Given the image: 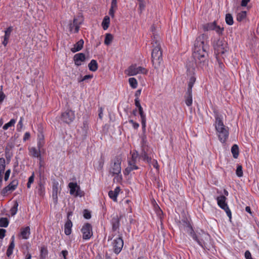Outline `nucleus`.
Listing matches in <instances>:
<instances>
[{"instance_id": "69168bd1", "label": "nucleus", "mask_w": 259, "mask_h": 259, "mask_svg": "<svg viewBox=\"0 0 259 259\" xmlns=\"http://www.w3.org/2000/svg\"><path fill=\"white\" fill-rule=\"evenodd\" d=\"M245 259H250L252 257L251 254L249 250H246L244 253Z\"/></svg>"}, {"instance_id": "7ed1b4c3", "label": "nucleus", "mask_w": 259, "mask_h": 259, "mask_svg": "<svg viewBox=\"0 0 259 259\" xmlns=\"http://www.w3.org/2000/svg\"><path fill=\"white\" fill-rule=\"evenodd\" d=\"M115 236V234H111L108 237V241H111V245L113 247V252L116 254H118L123 248V240L122 239V234H119L118 237L115 239H113Z\"/></svg>"}, {"instance_id": "7c9ffc66", "label": "nucleus", "mask_w": 259, "mask_h": 259, "mask_svg": "<svg viewBox=\"0 0 259 259\" xmlns=\"http://www.w3.org/2000/svg\"><path fill=\"white\" fill-rule=\"evenodd\" d=\"M30 234V228L29 227L23 228L21 231V235L22 238L24 239H27L29 238Z\"/></svg>"}, {"instance_id": "f257e3e1", "label": "nucleus", "mask_w": 259, "mask_h": 259, "mask_svg": "<svg viewBox=\"0 0 259 259\" xmlns=\"http://www.w3.org/2000/svg\"><path fill=\"white\" fill-rule=\"evenodd\" d=\"M208 35L203 33L198 36L194 44L193 56L195 59L187 61L186 67L187 74L194 75L196 66L203 69L208 65V50L209 46L208 44Z\"/></svg>"}, {"instance_id": "052dcab7", "label": "nucleus", "mask_w": 259, "mask_h": 259, "mask_svg": "<svg viewBox=\"0 0 259 259\" xmlns=\"http://www.w3.org/2000/svg\"><path fill=\"white\" fill-rule=\"evenodd\" d=\"M197 243L200 245L202 248L205 249V243L203 239H198Z\"/></svg>"}, {"instance_id": "e433bc0d", "label": "nucleus", "mask_w": 259, "mask_h": 259, "mask_svg": "<svg viewBox=\"0 0 259 259\" xmlns=\"http://www.w3.org/2000/svg\"><path fill=\"white\" fill-rule=\"evenodd\" d=\"M6 167V161L5 158H0V176H3Z\"/></svg>"}, {"instance_id": "13d9d810", "label": "nucleus", "mask_w": 259, "mask_h": 259, "mask_svg": "<svg viewBox=\"0 0 259 259\" xmlns=\"http://www.w3.org/2000/svg\"><path fill=\"white\" fill-rule=\"evenodd\" d=\"M68 252L67 250H63L61 252L59 256L63 257V258L61 259H66V256L68 255Z\"/></svg>"}, {"instance_id": "37998d69", "label": "nucleus", "mask_w": 259, "mask_h": 259, "mask_svg": "<svg viewBox=\"0 0 259 259\" xmlns=\"http://www.w3.org/2000/svg\"><path fill=\"white\" fill-rule=\"evenodd\" d=\"M128 82L130 86L133 89H136L138 86V81L137 79L134 77H131L128 79Z\"/></svg>"}, {"instance_id": "58836bf2", "label": "nucleus", "mask_w": 259, "mask_h": 259, "mask_svg": "<svg viewBox=\"0 0 259 259\" xmlns=\"http://www.w3.org/2000/svg\"><path fill=\"white\" fill-rule=\"evenodd\" d=\"M139 13L141 15L142 13V12L145 10L146 7V3L144 0H139Z\"/></svg>"}, {"instance_id": "49530a36", "label": "nucleus", "mask_w": 259, "mask_h": 259, "mask_svg": "<svg viewBox=\"0 0 259 259\" xmlns=\"http://www.w3.org/2000/svg\"><path fill=\"white\" fill-rule=\"evenodd\" d=\"M236 174L239 178L243 176V172L242 170V166L241 165L237 164V168L236 170Z\"/></svg>"}, {"instance_id": "dca6fc26", "label": "nucleus", "mask_w": 259, "mask_h": 259, "mask_svg": "<svg viewBox=\"0 0 259 259\" xmlns=\"http://www.w3.org/2000/svg\"><path fill=\"white\" fill-rule=\"evenodd\" d=\"M179 227L180 229L184 228L187 233L190 232V229H193V227L190 222L185 218L179 222Z\"/></svg>"}, {"instance_id": "a19ab883", "label": "nucleus", "mask_w": 259, "mask_h": 259, "mask_svg": "<svg viewBox=\"0 0 259 259\" xmlns=\"http://www.w3.org/2000/svg\"><path fill=\"white\" fill-rule=\"evenodd\" d=\"M48 253L47 248L45 246H42L40 251V258L45 259Z\"/></svg>"}, {"instance_id": "9b49d317", "label": "nucleus", "mask_w": 259, "mask_h": 259, "mask_svg": "<svg viewBox=\"0 0 259 259\" xmlns=\"http://www.w3.org/2000/svg\"><path fill=\"white\" fill-rule=\"evenodd\" d=\"M74 119V111L71 109H67L61 114V120L62 122L65 123L69 124L73 122Z\"/></svg>"}, {"instance_id": "9d476101", "label": "nucleus", "mask_w": 259, "mask_h": 259, "mask_svg": "<svg viewBox=\"0 0 259 259\" xmlns=\"http://www.w3.org/2000/svg\"><path fill=\"white\" fill-rule=\"evenodd\" d=\"M81 232L82 234L83 240H89L93 235L92 226L89 223L84 224L81 229Z\"/></svg>"}, {"instance_id": "393cba45", "label": "nucleus", "mask_w": 259, "mask_h": 259, "mask_svg": "<svg viewBox=\"0 0 259 259\" xmlns=\"http://www.w3.org/2000/svg\"><path fill=\"white\" fill-rule=\"evenodd\" d=\"M73 224L71 220H67L64 225V233L66 235H69L72 232Z\"/></svg>"}, {"instance_id": "72a5a7b5", "label": "nucleus", "mask_w": 259, "mask_h": 259, "mask_svg": "<svg viewBox=\"0 0 259 259\" xmlns=\"http://www.w3.org/2000/svg\"><path fill=\"white\" fill-rule=\"evenodd\" d=\"M110 24V18L108 16L104 17L102 22V26L104 30H106L108 28Z\"/></svg>"}, {"instance_id": "39448f33", "label": "nucleus", "mask_w": 259, "mask_h": 259, "mask_svg": "<svg viewBox=\"0 0 259 259\" xmlns=\"http://www.w3.org/2000/svg\"><path fill=\"white\" fill-rule=\"evenodd\" d=\"M212 47L214 51L215 55H219L220 54L223 55L228 51V44L224 39H221L219 38L217 40L213 41Z\"/></svg>"}, {"instance_id": "0eeeda50", "label": "nucleus", "mask_w": 259, "mask_h": 259, "mask_svg": "<svg viewBox=\"0 0 259 259\" xmlns=\"http://www.w3.org/2000/svg\"><path fill=\"white\" fill-rule=\"evenodd\" d=\"M227 198L225 196L220 195L217 197L216 200L218 206L224 210L230 219L232 218V213L227 202Z\"/></svg>"}, {"instance_id": "79ce46f5", "label": "nucleus", "mask_w": 259, "mask_h": 259, "mask_svg": "<svg viewBox=\"0 0 259 259\" xmlns=\"http://www.w3.org/2000/svg\"><path fill=\"white\" fill-rule=\"evenodd\" d=\"M113 38V37L112 34H111V33H107L105 35L104 44L106 45H109L111 43Z\"/></svg>"}, {"instance_id": "603ef678", "label": "nucleus", "mask_w": 259, "mask_h": 259, "mask_svg": "<svg viewBox=\"0 0 259 259\" xmlns=\"http://www.w3.org/2000/svg\"><path fill=\"white\" fill-rule=\"evenodd\" d=\"M13 30V28L12 26H10L9 27H8L7 29L5 31L4 37L9 38L11 33L12 32Z\"/></svg>"}, {"instance_id": "4c0bfd02", "label": "nucleus", "mask_w": 259, "mask_h": 259, "mask_svg": "<svg viewBox=\"0 0 259 259\" xmlns=\"http://www.w3.org/2000/svg\"><path fill=\"white\" fill-rule=\"evenodd\" d=\"M225 21L227 24L232 25L234 23V20L232 14L230 13L226 14L225 16Z\"/></svg>"}, {"instance_id": "f3484780", "label": "nucleus", "mask_w": 259, "mask_h": 259, "mask_svg": "<svg viewBox=\"0 0 259 259\" xmlns=\"http://www.w3.org/2000/svg\"><path fill=\"white\" fill-rule=\"evenodd\" d=\"M59 183L54 182L52 186V198L55 204L58 202V192L59 190Z\"/></svg>"}, {"instance_id": "2eb2a0df", "label": "nucleus", "mask_w": 259, "mask_h": 259, "mask_svg": "<svg viewBox=\"0 0 259 259\" xmlns=\"http://www.w3.org/2000/svg\"><path fill=\"white\" fill-rule=\"evenodd\" d=\"M127 162L128 166L123 171L125 176L128 175L132 171L139 168L138 166L136 165V162L129 160Z\"/></svg>"}, {"instance_id": "8fccbe9b", "label": "nucleus", "mask_w": 259, "mask_h": 259, "mask_svg": "<svg viewBox=\"0 0 259 259\" xmlns=\"http://www.w3.org/2000/svg\"><path fill=\"white\" fill-rule=\"evenodd\" d=\"M188 233L190 235V236L193 238V239L194 241H195L196 242L198 241L199 238L195 233L193 229H190V232H189Z\"/></svg>"}, {"instance_id": "3c124183", "label": "nucleus", "mask_w": 259, "mask_h": 259, "mask_svg": "<svg viewBox=\"0 0 259 259\" xmlns=\"http://www.w3.org/2000/svg\"><path fill=\"white\" fill-rule=\"evenodd\" d=\"M139 156V154L137 150H135L132 154V157L129 160L133 161L134 162H137V160L138 157Z\"/></svg>"}, {"instance_id": "c03bdc74", "label": "nucleus", "mask_w": 259, "mask_h": 259, "mask_svg": "<svg viewBox=\"0 0 259 259\" xmlns=\"http://www.w3.org/2000/svg\"><path fill=\"white\" fill-rule=\"evenodd\" d=\"M83 16L81 15L78 16V18H74L73 22H72L74 25H76L77 24L81 25L83 22Z\"/></svg>"}, {"instance_id": "774afa93", "label": "nucleus", "mask_w": 259, "mask_h": 259, "mask_svg": "<svg viewBox=\"0 0 259 259\" xmlns=\"http://www.w3.org/2000/svg\"><path fill=\"white\" fill-rule=\"evenodd\" d=\"M103 165H104V161L102 160V159H100L99 161V166L98 167H97V169L98 170H101L102 169V168L103 167Z\"/></svg>"}, {"instance_id": "5fc2aeb1", "label": "nucleus", "mask_w": 259, "mask_h": 259, "mask_svg": "<svg viewBox=\"0 0 259 259\" xmlns=\"http://www.w3.org/2000/svg\"><path fill=\"white\" fill-rule=\"evenodd\" d=\"M141 138V143L145 144L147 142V137L145 135V131H143L142 133L140 135Z\"/></svg>"}, {"instance_id": "de8ad7c7", "label": "nucleus", "mask_w": 259, "mask_h": 259, "mask_svg": "<svg viewBox=\"0 0 259 259\" xmlns=\"http://www.w3.org/2000/svg\"><path fill=\"white\" fill-rule=\"evenodd\" d=\"M45 188L44 186L41 184H39L38 187V194L39 196H42L45 195Z\"/></svg>"}, {"instance_id": "bb28decb", "label": "nucleus", "mask_w": 259, "mask_h": 259, "mask_svg": "<svg viewBox=\"0 0 259 259\" xmlns=\"http://www.w3.org/2000/svg\"><path fill=\"white\" fill-rule=\"evenodd\" d=\"M45 144L44 136L42 133L40 132L37 135V148L41 149Z\"/></svg>"}, {"instance_id": "bf43d9fd", "label": "nucleus", "mask_w": 259, "mask_h": 259, "mask_svg": "<svg viewBox=\"0 0 259 259\" xmlns=\"http://www.w3.org/2000/svg\"><path fill=\"white\" fill-rule=\"evenodd\" d=\"M11 173V169H9L6 170V171L5 173L4 176V180L5 181H7L9 178L10 175Z\"/></svg>"}, {"instance_id": "412c9836", "label": "nucleus", "mask_w": 259, "mask_h": 259, "mask_svg": "<svg viewBox=\"0 0 259 259\" xmlns=\"http://www.w3.org/2000/svg\"><path fill=\"white\" fill-rule=\"evenodd\" d=\"M29 155L31 157L39 158L40 160H41L40 149H36L35 147H31L29 148Z\"/></svg>"}, {"instance_id": "20e7f679", "label": "nucleus", "mask_w": 259, "mask_h": 259, "mask_svg": "<svg viewBox=\"0 0 259 259\" xmlns=\"http://www.w3.org/2000/svg\"><path fill=\"white\" fill-rule=\"evenodd\" d=\"M151 60L154 68L158 69L162 62V51L160 46H155L151 53Z\"/></svg>"}, {"instance_id": "ddd939ff", "label": "nucleus", "mask_w": 259, "mask_h": 259, "mask_svg": "<svg viewBox=\"0 0 259 259\" xmlns=\"http://www.w3.org/2000/svg\"><path fill=\"white\" fill-rule=\"evenodd\" d=\"M18 185V180L14 179L6 187H4L1 191V194L5 196L8 192L14 191Z\"/></svg>"}, {"instance_id": "4be33fe9", "label": "nucleus", "mask_w": 259, "mask_h": 259, "mask_svg": "<svg viewBox=\"0 0 259 259\" xmlns=\"http://www.w3.org/2000/svg\"><path fill=\"white\" fill-rule=\"evenodd\" d=\"M185 103L188 106H190L192 104V91L187 90L184 95Z\"/></svg>"}, {"instance_id": "f704fd0d", "label": "nucleus", "mask_w": 259, "mask_h": 259, "mask_svg": "<svg viewBox=\"0 0 259 259\" xmlns=\"http://www.w3.org/2000/svg\"><path fill=\"white\" fill-rule=\"evenodd\" d=\"M196 78L194 75L191 76L189 78V80L188 84L187 90L192 91L193 85L196 82Z\"/></svg>"}, {"instance_id": "864d4df0", "label": "nucleus", "mask_w": 259, "mask_h": 259, "mask_svg": "<svg viewBox=\"0 0 259 259\" xmlns=\"http://www.w3.org/2000/svg\"><path fill=\"white\" fill-rule=\"evenodd\" d=\"M83 215L85 219H90L91 218V212L88 209H85L83 210Z\"/></svg>"}, {"instance_id": "e2e57ef3", "label": "nucleus", "mask_w": 259, "mask_h": 259, "mask_svg": "<svg viewBox=\"0 0 259 259\" xmlns=\"http://www.w3.org/2000/svg\"><path fill=\"white\" fill-rule=\"evenodd\" d=\"M93 77V75H84L82 78H81L80 80H79V82H80V81H85L87 79H91Z\"/></svg>"}, {"instance_id": "c85d7f7f", "label": "nucleus", "mask_w": 259, "mask_h": 259, "mask_svg": "<svg viewBox=\"0 0 259 259\" xmlns=\"http://www.w3.org/2000/svg\"><path fill=\"white\" fill-rule=\"evenodd\" d=\"M139 158H142L144 161L148 163H150L152 160L151 158L148 156L147 151L145 149H141Z\"/></svg>"}, {"instance_id": "a18cd8bd", "label": "nucleus", "mask_w": 259, "mask_h": 259, "mask_svg": "<svg viewBox=\"0 0 259 259\" xmlns=\"http://www.w3.org/2000/svg\"><path fill=\"white\" fill-rule=\"evenodd\" d=\"M9 220L7 218H0V227L6 228L9 225Z\"/></svg>"}, {"instance_id": "cd10ccee", "label": "nucleus", "mask_w": 259, "mask_h": 259, "mask_svg": "<svg viewBox=\"0 0 259 259\" xmlns=\"http://www.w3.org/2000/svg\"><path fill=\"white\" fill-rule=\"evenodd\" d=\"M14 247V236H13L11 238V241L7 250L6 254L8 257H10L12 254Z\"/></svg>"}, {"instance_id": "f03ea898", "label": "nucleus", "mask_w": 259, "mask_h": 259, "mask_svg": "<svg viewBox=\"0 0 259 259\" xmlns=\"http://www.w3.org/2000/svg\"><path fill=\"white\" fill-rule=\"evenodd\" d=\"M122 158L121 155L116 156L111 160L109 169V174L112 176H115L114 180L117 182L121 181L122 176L121 175Z\"/></svg>"}, {"instance_id": "0e129e2a", "label": "nucleus", "mask_w": 259, "mask_h": 259, "mask_svg": "<svg viewBox=\"0 0 259 259\" xmlns=\"http://www.w3.org/2000/svg\"><path fill=\"white\" fill-rule=\"evenodd\" d=\"M6 230L4 229H0V239H3L6 235Z\"/></svg>"}, {"instance_id": "ea45409f", "label": "nucleus", "mask_w": 259, "mask_h": 259, "mask_svg": "<svg viewBox=\"0 0 259 259\" xmlns=\"http://www.w3.org/2000/svg\"><path fill=\"white\" fill-rule=\"evenodd\" d=\"M246 17V12L245 11H242L241 12L238 13L237 15L236 19L238 22H241Z\"/></svg>"}, {"instance_id": "c9c22d12", "label": "nucleus", "mask_w": 259, "mask_h": 259, "mask_svg": "<svg viewBox=\"0 0 259 259\" xmlns=\"http://www.w3.org/2000/svg\"><path fill=\"white\" fill-rule=\"evenodd\" d=\"M18 202L17 200L14 201L13 206L10 209V213L12 216H14L17 212L18 207Z\"/></svg>"}, {"instance_id": "4468645a", "label": "nucleus", "mask_w": 259, "mask_h": 259, "mask_svg": "<svg viewBox=\"0 0 259 259\" xmlns=\"http://www.w3.org/2000/svg\"><path fill=\"white\" fill-rule=\"evenodd\" d=\"M73 61L76 66H79L81 65V62H84L86 60L85 55L83 53L76 54L73 56Z\"/></svg>"}, {"instance_id": "a878e982", "label": "nucleus", "mask_w": 259, "mask_h": 259, "mask_svg": "<svg viewBox=\"0 0 259 259\" xmlns=\"http://www.w3.org/2000/svg\"><path fill=\"white\" fill-rule=\"evenodd\" d=\"M217 27V22L215 21L213 22L208 23L203 25V29L204 31L209 30H214Z\"/></svg>"}, {"instance_id": "423d86ee", "label": "nucleus", "mask_w": 259, "mask_h": 259, "mask_svg": "<svg viewBox=\"0 0 259 259\" xmlns=\"http://www.w3.org/2000/svg\"><path fill=\"white\" fill-rule=\"evenodd\" d=\"M215 118V130H226L223 122V116L215 107H212Z\"/></svg>"}, {"instance_id": "f8f14e48", "label": "nucleus", "mask_w": 259, "mask_h": 259, "mask_svg": "<svg viewBox=\"0 0 259 259\" xmlns=\"http://www.w3.org/2000/svg\"><path fill=\"white\" fill-rule=\"evenodd\" d=\"M135 106L138 108L139 112L140 115L141 119L142 128V130H145L146 121V115L144 114L143 108L140 104L139 99H135Z\"/></svg>"}, {"instance_id": "c756f323", "label": "nucleus", "mask_w": 259, "mask_h": 259, "mask_svg": "<svg viewBox=\"0 0 259 259\" xmlns=\"http://www.w3.org/2000/svg\"><path fill=\"white\" fill-rule=\"evenodd\" d=\"M88 67L90 71L95 72L97 70L98 68V64L96 60H92L88 64Z\"/></svg>"}, {"instance_id": "aec40b11", "label": "nucleus", "mask_w": 259, "mask_h": 259, "mask_svg": "<svg viewBox=\"0 0 259 259\" xmlns=\"http://www.w3.org/2000/svg\"><path fill=\"white\" fill-rule=\"evenodd\" d=\"M112 229L114 232L117 231L119 229L120 219L117 215L114 216L111 220Z\"/></svg>"}, {"instance_id": "b1692460", "label": "nucleus", "mask_w": 259, "mask_h": 259, "mask_svg": "<svg viewBox=\"0 0 259 259\" xmlns=\"http://www.w3.org/2000/svg\"><path fill=\"white\" fill-rule=\"evenodd\" d=\"M120 191L119 187H116L114 191L110 190L108 192L109 197L114 201H117V197Z\"/></svg>"}, {"instance_id": "6e6552de", "label": "nucleus", "mask_w": 259, "mask_h": 259, "mask_svg": "<svg viewBox=\"0 0 259 259\" xmlns=\"http://www.w3.org/2000/svg\"><path fill=\"white\" fill-rule=\"evenodd\" d=\"M126 71L128 72L127 74L128 76H134L138 74L146 75L148 72V70L143 67L139 66L137 67V65L136 64L131 65L128 69L125 70V72Z\"/></svg>"}, {"instance_id": "09e8293b", "label": "nucleus", "mask_w": 259, "mask_h": 259, "mask_svg": "<svg viewBox=\"0 0 259 259\" xmlns=\"http://www.w3.org/2000/svg\"><path fill=\"white\" fill-rule=\"evenodd\" d=\"M15 122H16V120L15 119H11L9 122L6 123L3 126V130H7L9 127L14 126Z\"/></svg>"}, {"instance_id": "4d7b16f0", "label": "nucleus", "mask_w": 259, "mask_h": 259, "mask_svg": "<svg viewBox=\"0 0 259 259\" xmlns=\"http://www.w3.org/2000/svg\"><path fill=\"white\" fill-rule=\"evenodd\" d=\"M219 56V55H215V58H216L217 60V61H218V64H219V67H220V68H221V69H223V67H225V65H224V64H223V63L222 61L220 59H219V56Z\"/></svg>"}, {"instance_id": "5701e85b", "label": "nucleus", "mask_w": 259, "mask_h": 259, "mask_svg": "<svg viewBox=\"0 0 259 259\" xmlns=\"http://www.w3.org/2000/svg\"><path fill=\"white\" fill-rule=\"evenodd\" d=\"M83 40L82 39H80L74 45V47L70 50L71 51L72 53H75L80 51L83 48Z\"/></svg>"}, {"instance_id": "338daca9", "label": "nucleus", "mask_w": 259, "mask_h": 259, "mask_svg": "<svg viewBox=\"0 0 259 259\" xmlns=\"http://www.w3.org/2000/svg\"><path fill=\"white\" fill-rule=\"evenodd\" d=\"M111 7L115 8V10L117 8V0H112L111 4Z\"/></svg>"}, {"instance_id": "2f4dec72", "label": "nucleus", "mask_w": 259, "mask_h": 259, "mask_svg": "<svg viewBox=\"0 0 259 259\" xmlns=\"http://www.w3.org/2000/svg\"><path fill=\"white\" fill-rule=\"evenodd\" d=\"M231 152L234 158H237L239 156V147L236 144H234L231 147Z\"/></svg>"}, {"instance_id": "473e14b6", "label": "nucleus", "mask_w": 259, "mask_h": 259, "mask_svg": "<svg viewBox=\"0 0 259 259\" xmlns=\"http://www.w3.org/2000/svg\"><path fill=\"white\" fill-rule=\"evenodd\" d=\"M128 125H131L134 128L137 129L139 127V123L134 122L133 120L130 119L128 121H126L124 123L123 125V127H127Z\"/></svg>"}, {"instance_id": "a211bd4d", "label": "nucleus", "mask_w": 259, "mask_h": 259, "mask_svg": "<svg viewBox=\"0 0 259 259\" xmlns=\"http://www.w3.org/2000/svg\"><path fill=\"white\" fill-rule=\"evenodd\" d=\"M217 134L218 136L219 140L220 141L224 144L225 143V142L227 141V139L229 137V131H217Z\"/></svg>"}, {"instance_id": "680f3d73", "label": "nucleus", "mask_w": 259, "mask_h": 259, "mask_svg": "<svg viewBox=\"0 0 259 259\" xmlns=\"http://www.w3.org/2000/svg\"><path fill=\"white\" fill-rule=\"evenodd\" d=\"M6 98V95L3 92H0V105H1L5 99Z\"/></svg>"}, {"instance_id": "1a4fd4ad", "label": "nucleus", "mask_w": 259, "mask_h": 259, "mask_svg": "<svg viewBox=\"0 0 259 259\" xmlns=\"http://www.w3.org/2000/svg\"><path fill=\"white\" fill-rule=\"evenodd\" d=\"M68 186L71 195H73L76 197H81L84 196V192L81 190L80 186L77 185V183L70 182Z\"/></svg>"}, {"instance_id": "6e6d98bb", "label": "nucleus", "mask_w": 259, "mask_h": 259, "mask_svg": "<svg viewBox=\"0 0 259 259\" xmlns=\"http://www.w3.org/2000/svg\"><path fill=\"white\" fill-rule=\"evenodd\" d=\"M224 30V27H221L220 26L217 25L216 28L214 29V30H215L219 35H223Z\"/></svg>"}, {"instance_id": "6ab92c4d", "label": "nucleus", "mask_w": 259, "mask_h": 259, "mask_svg": "<svg viewBox=\"0 0 259 259\" xmlns=\"http://www.w3.org/2000/svg\"><path fill=\"white\" fill-rule=\"evenodd\" d=\"M151 31L152 32V40L153 46H160L159 42V36L156 33V29L154 26L151 27Z\"/></svg>"}]
</instances>
